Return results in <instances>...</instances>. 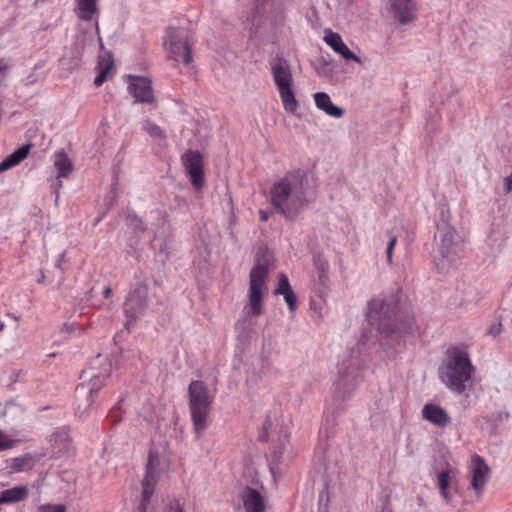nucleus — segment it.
<instances>
[{
	"label": "nucleus",
	"instance_id": "obj_1",
	"mask_svg": "<svg viewBox=\"0 0 512 512\" xmlns=\"http://www.w3.org/2000/svg\"><path fill=\"white\" fill-rule=\"evenodd\" d=\"M366 317L393 349L404 347L405 337L413 332L414 317L400 287L373 297Z\"/></svg>",
	"mask_w": 512,
	"mask_h": 512
},
{
	"label": "nucleus",
	"instance_id": "obj_2",
	"mask_svg": "<svg viewBox=\"0 0 512 512\" xmlns=\"http://www.w3.org/2000/svg\"><path fill=\"white\" fill-rule=\"evenodd\" d=\"M308 178L302 169L285 173L269 189V203L273 212L280 214L285 221L294 222L307 208Z\"/></svg>",
	"mask_w": 512,
	"mask_h": 512
},
{
	"label": "nucleus",
	"instance_id": "obj_3",
	"mask_svg": "<svg viewBox=\"0 0 512 512\" xmlns=\"http://www.w3.org/2000/svg\"><path fill=\"white\" fill-rule=\"evenodd\" d=\"M274 265L273 254L266 247L258 249L249 275L248 303L243 312L248 317H258L263 313V289L271 267Z\"/></svg>",
	"mask_w": 512,
	"mask_h": 512
},
{
	"label": "nucleus",
	"instance_id": "obj_4",
	"mask_svg": "<svg viewBox=\"0 0 512 512\" xmlns=\"http://www.w3.org/2000/svg\"><path fill=\"white\" fill-rule=\"evenodd\" d=\"M474 367L466 349L451 346L446 350V359L439 368L442 382L451 391L462 394L466 390V382L473 375Z\"/></svg>",
	"mask_w": 512,
	"mask_h": 512
},
{
	"label": "nucleus",
	"instance_id": "obj_5",
	"mask_svg": "<svg viewBox=\"0 0 512 512\" xmlns=\"http://www.w3.org/2000/svg\"><path fill=\"white\" fill-rule=\"evenodd\" d=\"M435 241L442 259L455 256L463 247V238L452 223V214L447 202L440 203L435 217Z\"/></svg>",
	"mask_w": 512,
	"mask_h": 512
},
{
	"label": "nucleus",
	"instance_id": "obj_6",
	"mask_svg": "<svg viewBox=\"0 0 512 512\" xmlns=\"http://www.w3.org/2000/svg\"><path fill=\"white\" fill-rule=\"evenodd\" d=\"M189 409L194 432L200 438L208 427V415L213 399L209 396L207 385L200 380H193L188 387Z\"/></svg>",
	"mask_w": 512,
	"mask_h": 512
},
{
	"label": "nucleus",
	"instance_id": "obj_7",
	"mask_svg": "<svg viewBox=\"0 0 512 512\" xmlns=\"http://www.w3.org/2000/svg\"><path fill=\"white\" fill-rule=\"evenodd\" d=\"M270 68L284 110L294 114L299 108V102L292 88L293 76L289 62L282 55L277 54L270 62Z\"/></svg>",
	"mask_w": 512,
	"mask_h": 512
},
{
	"label": "nucleus",
	"instance_id": "obj_8",
	"mask_svg": "<svg viewBox=\"0 0 512 512\" xmlns=\"http://www.w3.org/2000/svg\"><path fill=\"white\" fill-rule=\"evenodd\" d=\"M362 381L363 376L358 365L347 364L344 360L338 365V378L333 384V401L337 410L343 409V403Z\"/></svg>",
	"mask_w": 512,
	"mask_h": 512
},
{
	"label": "nucleus",
	"instance_id": "obj_9",
	"mask_svg": "<svg viewBox=\"0 0 512 512\" xmlns=\"http://www.w3.org/2000/svg\"><path fill=\"white\" fill-rule=\"evenodd\" d=\"M148 291V284L141 282L128 293L123 305V312L127 318L124 324L126 330L130 331L137 320L145 315L148 309Z\"/></svg>",
	"mask_w": 512,
	"mask_h": 512
},
{
	"label": "nucleus",
	"instance_id": "obj_10",
	"mask_svg": "<svg viewBox=\"0 0 512 512\" xmlns=\"http://www.w3.org/2000/svg\"><path fill=\"white\" fill-rule=\"evenodd\" d=\"M165 47L168 57L176 62L182 61L186 66L192 62V48L179 28L167 29Z\"/></svg>",
	"mask_w": 512,
	"mask_h": 512
},
{
	"label": "nucleus",
	"instance_id": "obj_11",
	"mask_svg": "<svg viewBox=\"0 0 512 512\" xmlns=\"http://www.w3.org/2000/svg\"><path fill=\"white\" fill-rule=\"evenodd\" d=\"M181 161L189 176L191 185L196 191H200L205 182L204 160L200 151L188 149Z\"/></svg>",
	"mask_w": 512,
	"mask_h": 512
},
{
	"label": "nucleus",
	"instance_id": "obj_12",
	"mask_svg": "<svg viewBox=\"0 0 512 512\" xmlns=\"http://www.w3.org/2000/svg\"><path fill=\"white\" fill-rule=\"evenodd\" d=\"M490 468L483 457L474 454L471 458V480L470 486L474 489L477 496L483 494L484 488L489 478Z\"/></svg>",
	"mask_w": 512,
	"mask_h": 512
},
{
	"label": "nucleus",
	"instance_id": "obj_13",
	"mask_svg": "<svg viewBox=\"0 0 512 512\" xmlns=\"http://www.w3.org/2000/svg\"><path fill=\"white\" fill-rule=\"evenodd\" d=\"M133 82L129 84L128 91L134 97L135 103L156 104L152 82L147 77L131 76Z\"/></svg>",
	"mask_w": 512,
	"mask_h": 512
},
{
	"label": "nucleus",
	"instance_id": "obj_14",
	"mask_svg": "<svg viewBox=\"0 0 512 512\" xmlns=\"http://www.w3.org/2000/svg\"><path fill=\"white\" fill-rule=\"evenodd\" d=\"M102 360L103 359H101V356L98 355L91 363V366L84 371V373L90 377L89 382L85 384L87 386V391L92 397H95L97 395L100 389L106 384V381L110 376V363H106L105 367L101 372H94V365L101 364Z\"/></svg>",
	"mask_w": 512,
	"mask_h": 512
},
{
	"label": "nucleus",
	"instance_id": "obj_15",
	"mask_svg": "<svg viewBox=\"0 0 512 512\" xmlns=\"http://www.w3.org/2000/svg\"><path fill=\"white\" fill-rule=\"evenodd\" d=\"M245 512H265L266 499L262 493L253 487L246 485L239 493Z\"/></svg>",
	"mask_w": 512,
	"mask_h": 512
},
{
	"label": "nucleus",
	"instance_id": "obj_16",
	"mask_svg": "<svg viewBox=\"0 0 512 512\" xmlns=\"http://www.w3.org/2000/svg\"><path fill=\"white\" fill-rule=\"evenodd\" d=\"M324 41L334 52L340 54L345 60H352L362 64L361 58L348 48L338 33L329 30L324 35Z\"/></svg>",
	"mask_w": 512,
	"mask_h": 512
},
{
	"label": "nucleus",
	"instance_id": "obj_17",
	"mask_svg": "<svg viewBox=\"0 0 512 512\" xmlns=\"http://www.w3.org/2000/svg\"><path fill=\"white\" fill-rule=\"evenodd\" d=\"M422 417L439 428H445L451 423V417L444 408L437 404L427 403L422 409Z\"/></svg>",
	"mask_w": 512,
	"mask_h": 512
},
{
	"label": "nucleus",
	"instance_id": "obj_18",
	"mask_svg": "<svg viewBox=\"0 0 512 512\" xmlns=\"http://www.w3.org/2000/svg\"><path fill=\"white\" fill-rule=\"evenodd\" d=\"M395 18L406 25L416 18V6L412 0H390Z\"/></svg>",
	"mask_w": 512,
	"mask_h": 512
},
{
	"label": "nucleus",
	"instance_id": "obj_19",
	"mask_svg": "<svg viewBox=\"0 0 512 512\" xmlns=\"http://www.w3.org/2000/svg\"><path fill=\"white\" fill-rule=\"evenodd\" d=\"M275 295H283L284 300L290 312H295L297 309V297L290 285L288 277L284 273H279L278 284L274 290Z\"/></svg>",
	"mask_w": 512,
	"mask_h": 512
},
{
	"label": "nucleus",
	"instance_id": "obj_20",
	"mask_svg": "<svg viewBox=\"0 0 512 512\" xmlns=\"http://www.w3.org/2000/svg\"><path fill=\"white\" fill-rule=\"evenodd\" d=\"M50 442L54 453L58 455L65 454L72 448V439L69 430L65 427L56 429L50 437Z\"/></svg>",
	"mask_w": 512,
	"mask_h": 512
},
{
	"label": "nucleus",
	"instance_id": "obj_21",
	"mask_svg": "<svg viewBox=\"0 0 512 512\" xmlns=\"http://www.w3.org/2000/svg\"><path fill=\"white\" fill-rule=\"evenodd\" d=\"M74 398L75 413L78 414L79 417H83L85 413L90 409L94 401V397H92L87 391V386L85 383H81L76 386Z\"/></svg>",
	"mask_w": 512,
	"mask_h": 512
},
{
	"label": "nucleus",
	"instance_id": "obj_22",
	"mask_svg": "<svg viewBox=\"0 0 512 512\" xmlns=\"http://www.w3.org/2000/svg\"><path fill=\"white\" fill-rule=\"evenodd\" d=\"M315 105L318 109L324 111L327 115L340 118L344 115V110L335 105L330 96L325 92H317L314 94Z\"/></svg>",
	"mask_w": 512,
	"mask_h": 512
},
{
	"label": "nucleus",
	"instance_id": "obj_23",
	"mask_svg": "<svg viewBox=\"0 0 512 512\" xmlns=\"http://www.w3.org/2000/svg\"><path fill=\"white\" fill-rule=\"evenodd\" d=\"M32 146L33 145L31 143L24 144L8 155L2 162H0V173L15 167L27 158Z\"/></svg>",
	"mask_w": 512,
	"mask_h": 512
},
{
	"label": "nucleus",
	"instance_id": "obj_24",
	"mask_svg": "<svg viewBox=\"0 0 512 512\" xmlns=\"http://www.w3.org/2000/svg\"><path fill=\"white\" fill-rule=\"evenodd\" d=\"M76 14L81 21H91L95 14H99L98 0H76Z\"/></svg>",
	"mask_w": 512,
	"mask_h": 512
},
{
	"label": "nucleus",
	"instance_id": "obj_25",
	"mask_svg": "<svg viewBox=\"0 0 512 512\" xmlns=\"http://www.w3.org/2000/svg\"><path fill=\"white\" fill-rule=\"evenodd\" d=\"M28 497L26 486H15L0 492V503L11 504L24 501Z\"/></svg>",
	"mask_w": 512,
	"mask_h": 512
},
{
	"label": "nucleus",
	"instance_id": "obj_26",
	"mask_svg": "<svg viewBox=\"0 0 512 512\" xmlns=\"http://www.w3.org/2000/svg\"><path fill=\"white\" fill-rule=\"evenodd\" d=\"M54 166L57 169L58 178L67 177L73 171V163L64 150L57 151L54 155Z\"/></svg>",
	"mask_w": 512,
	"mask_h": 512
},
{
	"label": "nucleus",
	"instance_id": "obj_27",
	"mask_svg": "<svg viewBox=\"0 0 512 512\" xmlns=\"http://www.w3.org/2000/svg\"><path fill=\"white\" fill-rule=\"evenodd\" d=\"M160 474L147 471L142 481V494H144V502L150 501L155 491V486L158 482Z\"/></svg>",
	"mask_w": 512,
	"mask_h": 512
},
{
	"label": "nucleus",
	"instance_id": "obj_28",
	"mask_svg": "<svg viewBox=\"0 0 512 512\" xmlns=\"http://www.w3.org/2000/svg\"><path fill=\"white\" fill-rule=\"evenodd\" d=\"M314 293L324 299L330 292V281L327 274H318L313 287Z\"/></svg>",
	"mask_w": 512,
	"mask_h": 512
},
{
	"label": "nucleus",
	"instance_id": "obj_29",
	"mask_svg": "<svg viewBox=\"0 0 512 512\" xmlns=\"http://www.w3.org/2000/svg\"><path fill=\"white\" fill-rule=\"evenodd\" d=\"M33 460L30 455H24L14 458L10 464V468L13 472H22L31 469Z\"/></svg>",
	"mask_w": 512,
	"mask_h": 512
},
{
	"label": "nucleus",
	"instance_id": "obj_30",
	"mask_svg": "<svg viewBox=\"0 0 512 512\" xmlns=\"http://www.w3.org/2000/svg\"><path fill=\"white\" fill-rule=\"evenodd\" d=\"M161 458L158 451L150 449L148 455V461L146 464V470L160 474Z\"/></svg>",
	"mask_w": 512,
	"mask_h": 512
},
{
	"label": "nucleus",
	"instance_id": "obj_31",
	"mask_svg": "<svg viewBox=\"0 0 512 512\" xmlns=\"http://www.w3.org/2000/svg\"><path fill=\"white\" fill-rule=\"evenodd\" d=\"M123 398H120L119 401L110 409L107 415V421L110 422L111 425L118 424L123 417V409L122 404Z\"/></svg>",
	"mask_w": 512,
	"mask_h": 512
},
{
	"label": "nucleus",
	"instance_id": "obj_32",
	"mask_svg": "<svg viewBox=\"0 0 512 512\" xmlns=\"http://www.w3.org/2000/svg\"><path fill=\"white\" fill-rule=\"evenodd\" d=\"M451 484V477H450V470H442L437 475V485L440 490V492H445L446 490H449Z\"/></svg>",
	"mask_w": 512,
	"mask_h": 512
},
{
	"label": "nucleus",
	"instance_id": "obj_33",
	"mask_svg": "<svg viewBox=\"0 0 512 512\" xmlns=\"http://www.w3.org/2000/svg\"><path fill=\"white\" fill-rule=\"evenodd\" d=\"M313 265L317 270L318 274H327L329 270V264L321 253L313 254Z\"/></svg>",
	"mask_w": 512,
	"mask_h": 512
},
{
	"label": "nucleus",
	"instance_id": "obj_34",
	"mask_svg": "<svg viewBox=\"0 0 512 512\" xmlns=\"http://www.w3.org/2000/svg\"><path fill=\"white\" fill-rule=\"evenodd\" d=\"M260 7H261V3L259 2V0L254 1L253 9H252L253 11H252V15H251V24H252V26L250 27L251 33H256L258 30L260 17H261Z\"/></svg>",
	"mask_w": 512,
	"mask_h": 512
},
{
	"label": "nucleus",
	"instance_id": "obj_35",
	"mask_svg": "<svg viewBox=\"0 0 512 512\" xmlns=\"http://www.w3.org/2000/svg\"><path fill=\"white\" fill-rule=\"evenodd\" d=\"M144 130L153 138L164 139L166 137L163 129L151 121L145 123Z\"/></svg>",
	"mask_w": 512,
	"mask_h": 512
},
{
	"label": "nucleus",
	"instance_id": "obj_36",
	"mask_svg": "<svg viewBox=\"0 0 512 512\" xmlns=\"http://www.w3.org/2000/svg\"><path fill=\"white\" fill-rule=\"evenodd\" d=\"M113 66H114V60H113L112 55L109 54L107 58H105V57L99 58L97 69H98V71L109 74V72L113 68Z\"/></svg>",
	"mask_w": 512,
	"mask_h": 512
},
{
	"label": "nucleus",
	"instance_id": "obj_37",
	"mask_svg": "<svg viewBox=\"0 0 512 512\" xmlns=\"http://www.w3.org/2000/svg\"><path fill=\"white\" fill-rule=\"evenodd\" d=\"M67 508L63 504H45L39 507V512H66Z\"/></svg>",
	"mask_w": 512,
	"mask_h": 512
},
{
	"label": "nucleus",
	"instance_id": "obj_38",
	"mask_svg": "<svg viewBox=\"0 0 512 512\" xmlns=\"http://www.w3.org/2000/svg\"><path fill=\"white\" fill-rule=\"evenodd\" d=\"M396 244H397V237L396 236H392L389 239V242H388V245H387V249H386L387 262L389 264H392V254H393V250H394V247H395Z\"/></svg>",
	"mask_w": 512,
	"mask_h": 512
},
{
	"label": "nucleus",
	"instance_id": "obj_39",
	"mask_svg": "<svg viewBox=\"0 0 512 512\" xmlns=\"http://www.w3.org/2000/svg\"><path fill=\"white\" fill-rule=\"evenodd\" d=\"M283 455V448L282 446H275L273 447L271 451V462L272 463H279Z\"/></svg>",
	"mask_w": 512,
	"mask_h": 512
},
{
	"label": "nucleus",
	"instance_id": "obj_40",
	"mask_svg": "<svg viewBox=\"0 0 512 512\" xmlns=\"http://www.w3.org/2000/svg\"><path fill=\"white\" fill-rule=\"evenodd\" d=\"M502 332V324L501 322L493 323L490 325L487 334L491 335L492 337H497Z\"/></svg>",
	"mask_w": 512,
	"mask_h": 512
},
{
	"label": "nucleus",
	"instance_id": "obj_41",
	"mask_svg": "<svg viewBox=\"0 0 512 512\" xmlns=\"http://www.w3.org/2000/svg\"><path fill=\"white\" fill-rule=\"evenodd\" d=\"M108 79V74L98 71L97 76L94 79L95 86H101Z\"/></svg>",
	"mask_w": 512,
	"mask_h": 512
},
{
	"label": "nucleus",
	"instance_id": "obj_42",
	"mask_svg": "<svg viewBox=\"0 0 512 512\" xmlns=\"http://www.w3.org/2000/svg\"><path fill=\"white\" fill-rule=\"evenodd\" d=\"M166 512H185L183 506L179 503V501H174L168 507Z\"/></svg>",
	"mask_w": 512,
	"mask_h": 512
},
{
	"label": "nucleus",
	"instance_id": "obj_43",
	"mask_svg": "<svg viewBox=\"0 0 512 512\" xmlns=\"http://www.w3.org/2000/svg\"><path fill=\"white\" fill-rule=\"evenodd\" d=\"M504 191L506 194L512 191V172L504 179Z\"/></svg>",
	"mask_w": 512,
	"mask_h": 512
},
{
	"label": "nucleus",
	"instance_id": "obj_44",
	"mask_svg": "<svg viewBox=\"0 0 512 512\" xmlns=\"http://www.w3.org/2000/svg\"><path fill=\"white\" fill-rule=\"evenodd\" d=\"M292 3H293V0H281V3L275 7V10H278L279 13L282 14L286 10V5L292 4Z\"/></svg>",
	"mask_w": 512,
	"mask_h": 512
},
{
	"label": "nucleus",
	"instance_id": "obj_45",
	"mask_svg": "<svg viewBox=\"0 0 512 512\" xmlns=\"http://www.w3.org/2000/svg\"><path fill=\"white\" fill-rule=\"evenodd\" d=\"M274 213L273 211L272 212H268L266 210H263V209H260L259 210V218L262 222H267L271 216V214Z\"/></svg>",
	"mask_w": 512,
	"mask_h": 512
},
{
	"label": "nucleus",
	"instance_id": "obj_46",
	"mask_svg": "<svg viewBox=\"0 0 512 512\" xmlns=\"http://www.w3.org/2000/svg\"><path fill=\"white\" fill-rule=\"evenodd\" d=\"M61 187H62V181H61V180H57V181L53 184V186H52V188H53L54 192L56 193V199H55V201H56V202L58 201V198H59V189H60Z\"/></svg>",
	"mask_w": 512,
	"mask_h": 512
},
{
	"label": "nucleus",
	"instance_id": "obj_47",
	"mask_svg": "<svg viewBox=\"0 0 512 512\" xmlns=\"http://www.w3.org/2000/svg\"><path fill=\"white\" fill-rule=\"evenodd\" d=\"M141 503L138 507L139 512H146L147 506L149 505L150 501L144 502V494L141 495Z\"/></svg>",
	"mask_w": 512,
	"mask_h": 512
},
{
	"label": "nucleus",
	"instance_id": "obj_48",
	"mask_svg": "<svg viewBox=\"0 0 512 512\" xmlns=\"http://www.w3.org/2000/svg\"><path fill=\"white\" fill-rule=\"evenodd\" d=\"M112 294V289L110 286H106L104 289H103V296L104 298H109L110 295Z\"/></svg>",
	"mask_w": 512,
	"mask_h": 512
},
{
	"label": "nucleus",
	"instance_id": "obj_49",
	"mask_svg": "<svg viewBox=\"0 0 512 512\" xmlns=\"http://www.w3.org/2000/svg\"><path fill=\"white\" fill-rule=\"evenodd\" d=\"M64 260V254L59 256V259L56 261V267L63 271L62 262Z\"/></svg>",
	"mask_w": 512,
	"mask_h": 512
},
{
	"label": "nucleus",
	"instance_id": "obj_50",
	"mask_svg": "<svg viewBox=\"0 0 512 512\" xmlns=\"http://www.w3.org/2000/svg\"><path fill=\"white\" fill-rule=\"evenodd\" d=\"M441 496L444 498V500L449 503L450 500H451V496H450V493H449V490H446L444 493L443 492H440Z\"/></svg>",
	"mask_w": 512,
	"mask_h": 512
},
{
	"label": "nucleus",
	"instance_id": "obj_51",
	"mask_svg": "<svg viewBox=\"0 0 512 512\" xmlns=\"http://www.w3.org/2000/svg\"><path fill=\"white\" fill-rule=\"evenodd\" d=\"M44 281H45V274H44V272L41 270V271H40V277L38 278L37 282H38V283H40V284H42V283H44Z\"/></svg>",
	"mask_w": 512,
	"mask_h": 512
},
{
	"label": "nucleus",
	"instance_id": "obj_52",
	"mask_svg": "<svg viewBox=\"0 0 512 512\" xmlns=\"http://www.w3.org/2000/svg\"><path fill=\"white\" fill-rule=\"evenodd\" d=\"M321 64L323 67L330 65V62L327 61L324 57L321 58Z\"/></svg>",
	"mask_w": 512,
	"mask_h": 512
},
{
	"label": "nucleus",
	"instance_id": "obj_53",
	"mask_svg": "<svg viewBox=\"0 0 512 512\" xmlns=\"http://www.w3.org/2000/svg\"><path fill=\"white\" fill-rule=\"evenodd\" d=\"M134 218H135V219L137 220V222L139 223V229L143 231V230L145 229V227L143 226L142 221H141L140 219H138L136 216H135Z\"/></svg>",
	"mask_w": 512,
	"mask_h": 512
},
{
	"label": "nucleus",
	"instance_id": "obj_54",
	"mask_svg": "<svg viewBox=\"0 0 512 512\" xmlns=\"http://www.w3.org/2000/svg\"><path fill=\"white\" fill-rule=\"evenodd\" d=\"M417 501H418V504H419L420 506H423V505H424V500H423V498H422V497L418 496V497H417Z\"/></svg>",
	"mask_w": 512,
	"mask_h": 512
},
{
	"label": "nucleus",
	"instance_id": "obj_55",
	"mask_svg": "<svg viewBox=\"0 0 512 512\" xmlns=\"http://www.w3.org/2000/svg\"><path fill=\"white\" fill-rule=\"evenodd\" d=\"M49 0H36L35 4H38V3H45V2H48Z\"/></svg>",
	"mask_w": 512,
	"mask_h": 512
},
{
	"label": "nucleus",
	"instance_id": "obj_56",
	"mask_svg": "<svg viewBox=\"0 0 512 512\" xmlns=\"http://www.w3.org/2000/svg\"><path fill=\"white\" fill-rule=\"evenodd\" d=\"M5 328V324L0 321V332Z\"/></svg>",
	"mask_w": 512,
	"mask_h": 512
},
{
	"label": "nucleus",
	"instance_id": "obj_57",
	"mask_svg": "<svg viewBox=\"0 0 512 512\" xmlns=\"http://www.w3.org/2000/svg\"><path fill=\"white\" fill-rule=\"evenodd\" d=\"M4 69H5L4 67H1V66H0V73H1Z\"/></svg>",
	"mask_w": 512,
	"mask_h": 512
}]
</instances>
